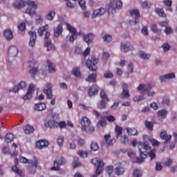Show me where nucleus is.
Segmentation results:
<instances>
[{"label":"nucleus","instance_id":"nucleus-1","mask_svg":"<svg viewBox=\"0 0 177 177\" xmlns=\"http://www.w3.org/2000/svg\"><path fill=\"white\" fill-rule=\"evenodd\" d=\"M98 63L99 59L96 58V57H92L91 59L86 60V67H88L90 71L95 73L88 75V76L86 79V81L87 82H96V78L97 77V73H96V71H97V66H96V64H97Z\"/></svg>","mask_w":177,"mask_h":177},{"label":"nucleus","instance_id":"nucleus-2","mask_svg":"<svg viewBox=\"0 0 177 177\" xmlns=\"http://www.w3.org/2000/svg\"><path fill=\"white\" fill-rule=\"evenodd\" d=\"M65 164L66 159H64V158H57L54 160V166L50 167V171H57L59 175H66V170L60 169V167H62V165H64Z\"/></svg>","mask_w":177,"mask_h":177},{"label":"nucleus","instance_id":"nucleus-3","mask_svg":"<svg viewBox=\"0 0 177 177\" xmlns=\"http://www.w3.org/2000/svg\"><path fill=\"white\" fill-rule=\"evenodd\" d=\"M138 149L140 151V158H137V162H138V164H142V162H143L147 158V154L142 151V149L147 151V150H150L151 148L148 145H147L146 142H143V143L139 142L138 144Z\"/></svg>","mask_w":177,"mask_h":177},{"label":"nucleus","instance_id":"nucleus-4","mask_svg":"<svg viewBox=\"0 0 177 177\" xmlns=\"http://www.w3.org/2000/svg\"><path fill=\"white\" fill-rule=\"evenodd\" d=\"M91 164H93L95 167H97L95 170V174L91 176V177H97L98 175H100L102 172H103V167H104V162L103 160H100L97 158H93L91 160Z\"/></svg>","mask_w":177,"mask_h":177},{"label":"nucleus","instance_id":"nucleus-5","mask_svg":"<svg viewBox=\"0 0 177 177\" xmlns=\"http://www.w3.org/2000/svg\"><path fill=\"white\" fill-rule=\"evenodd\" d=\"M38 168V158L34 157L33 159L29 160V165L27 166V172L30 175H34L37 172Z\"/></svg>","mask_w":177,"mask_h":177},{"label":"nucleus","instance_id":"nucleus-6","mask_svg":"<svg viewBox=\"0 0 177 177\" xmlns=\"http://www.w3.org/2000/svg\"><path fill=\"white\" fill-rule=\"evenodd\" d=\"M122 8V1H117L116 3L114 0L110 1L108 8V12L109 13H115L117 12V9H121Z\"/></svg>","mask_w":177,"mask_h":177},{"label":"nucleus","instance_id":"nucleus-7","mask_svg":"<svg viewBox=\"0 0 177 177\" xmlns=\"http://www.w3.org/2000/svg\"><path fill=\"white\" fill-rule=\"evenodd\" d=\"M137 89L138 91H143L144 89V91L141 93L142 95H145V93H147L148 96H154L155 95L154 91H150V89H151V86L150 84H140Z\"/></svg>","mask_w":177,"mask_h":177},{"label":"nucleus","instance_id":"nucleus-8","mask_svg":"<svg viewBox=\"0 0 177 177\" xmlns=\"http://www.w3.org/2000/svg\"><path fill=\"white\" fill-rule=\"evenodd\" d=\"M129 13L131 17L134 19V21H129L130 26H136L139 23V19H140V12H139L138 10H131Z\"/></svg>","mask_w":177,"mask_h":177},{"label":"nucleus","instance_id":"nucleus-9","mask_svg":"<svg viewBox=\"0 0 177 177\" xmlns=\"http://www.w3.org/2000/svg\"><path fill=\"white\" fill-rule=\"evenodd\" d=\"M27 5L32 8H27L26 13L29 15V16H34L35 15V9L38 8V6L35 3V1L31 0L27 1Z\"/></svg>","mask_w":177,"mask_h":177},{"label":"nucleus","instance_id":"nucleus-10","mask_svg":"<svg viewBox=\"0 0 177 177\" xmlns=\"http://www.w3.org/2000/svg\"><path fill=\"white\" fill-rule=\"evenodd\" d=\"M50 37V33L49 32H46L45 34V48H47V50H55V46L52 44V41L49 40V37Z\"/></svg>","mask_w":177,"mask_h":177},{"label":"nucleus","instance_id":"nucleus-11","mask_svg":"<svg viewBox=\"0 0 177 177\" xmlns=\"http://www.w3.org/2000/svg\"><path fill=\"white\" fill-rule=\"evenodd\" d=\"M46 88H47V89L44 90V93L46 95V99H52L53 97V93L52 91L53 84H52V83H48L46 84Z\"/></svg>","mask_w":177,"mask_h":177},{"label":"nucleus","instance_id":"nucleus-12","mask_svg":"<svg viewBox=\"0 0 177 177\" xmlns=\"http://www.w3.org/2000/svg\"><path fill=\"white\" fill-rule=\"evenodd\" d=\"M14 162L15 166L12 167V170L15 172V174H17L19 177H24V174L23 173V171H21V169H19V167H17V165H19V160L17 159V158H15Z\"/></svg>","mask_w":177,"mask_h":177},{"label":"nucleus","instance_id":"nucleus-13","mask_svg":"<svg viewBox=\"0 0 177 177\" xmlns=\"http://www.w3.org/2000/svg\"><path fill=\"white\" fill-rule=\"evenodd\" d=\"M34 91H35V85L30 84L26 94L23 96L22 99H24V100H28V99H31L32 92H34Z\"/></svg>","mask_w":177,"mask_h":177},{"label":"nucleus","instance_id":"nucleus-14","mask_svg":"<svg viewBox=\"0 0 177 177\" xmlns=\"http://www.w3.org/2000/svg\"><path fill=\"white\" fill-rule=\"evenodd\" d=\"M82 131H86V128L91 126V120L86 118L83 117L81 120Z\"/></svg>","mask_w":177,"mask_h":177},{"label":"nucleus","instance_id":"nucleus-15","mask_svg":"<svg viewBox=\"0 0 177 177\" xmlns=\"http://www.w3.org/2000/svg\"><path fill=\"white\" fill-rule=\"evenodd\" d=\"M99 92V86L97 85H93L92 86L88 87V96L92 97L96 95V94Z\"/></svg>","mask_w":177,"mask_h":177},{"label":"nucleus","instance_id":"nucleus-16","mask_svg":"<svg viewBox=\"0 0 177 177\" xmlns=\"http://www.w3.org/2000/svg\"><path fill=\"white\" fill-rule=\"evenodd\" d=\"M17 53H19V49L17 47L15 46H10L8 51V56H11V57H16V56H17Z\"/></svg>","mask_w":177,"mask_h":177},{"label":"nucleus","instance_id":"nucleus-17","mask_svg":"<svg viewBox=\"0 0 177 177\" xmlns=\"http://www.w3.org/2000/svg\"><path fill=\"white\" fill-rule=\"evenodd\" d=\"M104 13H106V9L104 8H100V9H96L93 11L91 17H99L103 16Z\"/></svg>","mask_w":177,"mask_h":177},{"label":"nucleus","instance_id":"nucleus-18","mask_svg":"<svg viewBox=\"0 0 177 177\" xmlns=\"http://www.w3.org/2000/svg\"><path fill=\"white\" fill-rule=\"evenodd\" d=\"M28 34L29 35H30L29 46H30V48H32L35 45V41H37V33L35 32L29 31Z\"/></svg>","mask_w":177,"mask_h":177},{"label":"nucleus","instance_id":"nucleus-19","mask_svg":"<svg viewBox=\"0 0 177 177\" xmlns=\"http://www.w3.org/2000/svg\"><path fill=\"white\" fill-rule=\"evenodd\" d=\"M160 138L163 140H165L164 145H167V143H169L171 142V139H172V136L167 135V131H162L160 133Z\"/></svg>","mask_w":177,"mask_h":177},{"label":"nucleus","instance_id":"nucleus-20","mask_svg":"<svg viewBox=\"0 0 177 177\" xmlns=\"http://www.w3.org/2000/svg\"><path fill=\"white\" fill-rule=\"evenodd\" d=\"M46 127L50 128V129H56V128H59V122L56 120H50L48 121Z\"/></svg>","mask_w":177,"mask_h":177},{"label":"nucleus","instance_id":"nucleus-21","mask_svg":"<svg viewBox=\"0 0 177 177\" xmlns=\"http://www.w3.org/2000/svg\"><path fill=\"white\" fill-rule=\"evenodd\" d=\"M48 146H49V142L46 140H40L36 142L37 149H44V147H48Z\"/></svg>","mask_w":177,"mask_h":177},{"label":"nucleus","instance_id":"nucleus-22","mask_svg":"<svg viewBox=\"0 0 177 177\" xmlns=\"http://www.w3.org/2000/svg\"><path fill=\"white\" fill-rule=\"evenodd\" d=\"M24 88H26V82L21 81L17 84V86H14L11 91L16 93L20 91V89H24Z\"/></svg>","mask_w":177,"mask_h":177},{"label":"nucleus","instance_id":"nucleus-23","mask_svg":"<svg viewBox=\"0 0 177 177\" xmlns=\"http://www.w3.org/2000/svg\"><path fill=\"white\" fill-rule=\"evenodd\" d=\"M46 109V104L40 102L35 104L34 106V110L35 111H44Z\"/></svg>","mask_w":177,"mask_h":177},{"label":"nucleus","instance_id":"nucleus-24","mask_svg":"<svg viewBox=\"0 0 177 177\" xmlns=\"http://www.w3.org/2000/svg\"><path fill=\"white\" fill-rule=\"evenodd\" d=\"M63 33V24H59L57 28L54 30V37L57 38V37H59V35H62Z\"/></svg>","mask_w":177,"mask_h":177},{"label":"nucleus","instance_id":"nucleus-25","mask_svg":"<svg viewBox=\"0 0 177 177\" xmlns=\"http://www.w3.org/2000/svg\"><path fill=\"white\" fill-rule=\"evenodd\" d=\"M3 35L8 41H12V39H13V32L10 29H6Z\"/></svg>","mask_w":177,"mask_h":177},{"label":"nucleus","instance_id":"nucleus-26","mask_svg":"<svg viewBox=\"0 0 177 177\" xmlns=\"http://www.w3.org/2000/svg\"><path fill=\"white\" fill-rule=\"evenodd\" d=\"M172 78H175V73H168L164 76L160 77L161 82H165V81H167V80H172Z\"/></svg>","mask_w":177,"mask_h":177},{"label":"nucleus","instance_id":"nucleus-27","mask_svg":"<svg viewBox=\"0 0 177 177\" xmlns=\"http://www.w3.org/2000/svg\"><path fill=\"white\" fill-rule=\"evenodd\" d=\"M120 49L122 52L127 53V52H129L131 50V43L127 42L126 44H122L120 46Z\"/></svg>","mask_w":177,"mask_h":177},{"label":"nucleus","instance_id":"nucleus-28","mask_svg":"<svg viewBox=\"0 0 177 177\" xmlns=\"http://www.w3.org/2000/svg\"><path fill=\"white\" fill-rule=\"evenodd\" d=\"M111 137V136H110V134H107L104 136L105 142L106 145H108V146H113V145L115 143V139L114 138L110 139Z\"/></svg>","mask_w":177,"mask_h":177},{"label":"nucleus","instance_id":"nucleus-29","mask_svg":"<svg viewBox=\"0 0 177 177\" xmlns=\"http://www.w3.org/2000/svg\"><path fill=\"white\" fill-rule=\"evenodd\" d=\"M47 64L48 67L49 73H56V67L55 66V64L53 63L50 60H47Z\"/></svg>","mask_w":177,"mask_h":177},{"label":"nucleus","instance_id":"nucleus-30","mask_svg":"<svg viewBox=\"0 0 177 177\" xmlns=\"http://www.w3.org/2000/svg\"><path fill=\"white\" fill-rule=\"evenodd\" d=\"M14 139H15V136H13L12 133H8L4 138V140L6 143H12Z\"/></svg>","mask_w":177,"mask_h":177},{"label":"nucleus","instance_id":"nucleus-31","mask_svg":"<svg viewBox=\"0 0 177 177\" xmlns=\"http://www.w3.org/2000/svg\"><path fill=\"white\" fill-rule=\"evenodd\" d=\"M94 37H95V35L92 33H89L84 37V42H86V44H91V42L93 41Z\"/></svg>","mask_w":177,"mask_h":177},{"label":"nucleus","instance_id":"nucleus-32","mask_svg":"<svg viewBox=\"0 0 177 177\" xmlns=\"http://www.w3.org/2000/svg\"><path fill=\"white\" fill-rule=\"evenodd\" d=\"M126 131L129 136H136L138 135V130L135 128H126Z\"/></svg>","mask_w":177,"mask_h":177},{"label":"nucleus","instance_id":"nucleus-33","mask_svg":"<svg viewBox=\"0 0 177 177\" xmlns=\"http://www.w3.org/2000/svg\"><path fill=\"white\" fill-rule=\"evenodd\" d=\"M13 6L16 9H21V8L26 6V2L23 1H16L13 3Z\"/></svg>","mask_w":177,"mask_h":177},{"label":"nucleus","instance_id":"nucleus-34","mask_svg":"<svg viewBox=\"0 0 177 177\" xmlns=\"http://www.w3.org/2000/svg\"><path fill=\"white\" fill-rule=\"evenodd\" d=\"M115 135L116 139H118V138H120V136L122 135V127L118 125H116L115 129Z\"/></svg>","mask_w":177,"mask_h":177},{"label":"nucleus","instance_id":"nucleus-35","mask_svg":"<svg viewBox=\"0 0 177 177\" xmlns=\"http://www.w3.org/2000/svg\"><path fill=\"white\" fill-rule=\"evenodd\" d=\"M55 16H56V12L54 11V10H51L46 15V20H49L50 21H52V20H53Z\"/></svg>","mask_w":177,"mask_h":177},{"label":"nucleus","instance_id":"nucleus-36","mask_svg":"<svg viewBox=\"0 0 177 177\" xmlns=\"http://www.w3.org/2000/svg\"><path fill=\"white\" fill-rule=\"evenodd\" d=\"M24 131L26 135H30V133H32V132H34V127L27 124L24 127Z\"/></svg>","mask_w":177,"mask_h":177},{"label":"nucleus","instance_id":"nucleus-37","mask_svg":"<svg viewBox=\"0 0 177 177\" xmlns=\"http://www.w3.org/2000/svg\"><path fill=\"white\" fill-rule=\"evenodd\" d=\"M48 25L39 28V29L37 30L39 37H42V35H44V32H45L46 30H48Z\"/></svg>","mask_w":177,"mask_h":177},{"label":"nucleus","instance_id":"nucleus-38","mask_svg":"<svg viewBox=\"0 0 177 177\" xmlns=\"http://www.w3.org/2000/svg\"><path fill=\"white\" fill-rule=\"evenodd\" d=\"M100 96L102 99V100H105L106 102H110V99H109V97H107V94L106 93V91L104 90H102Z\"/></svg>","mask_w":177,"mask_h":177},{"label":"nucleus","instance_id":"nucleus-39","mask_svg":"<svg viewBox=\"0 0 177 177\" xmlns=\"http://www.w3.org/2000/svg\"><path fill=\"white\" fill-rule=\"evenodd\" d=\"M155 12L156 15L160 16V17H167V15H165V12H164V9L162 8H156Z\"/></svg>","mask_w":177,"mask_h":177},{"label":"nucleus","instance_id":"nucleus-40","mask_svg":"<svg viewBox=\"0 0 177 177\" xmlns=\"http://www.w3.org/2000/svg\"><path fill=\"white\" fill-rule=\"evenodd\" d=\"M125 172V169L122 167H118L115 169V174L118 176L122 175Z\"/></svg>","mask_w":177,"mask_h":177},{"label":"nucleus","instance_id":"nucleus-41","mask_svg":"<svg viewBox=\"0 0 177 177\" xmlns=\"http://www.w3.org/2000/svg\"><path fill=\"white\" fill-rule=\"evenodd\" d=\"M66 28L68 31L71 32L72 35H77V30L75 28L71 26L69 24H66Z\"/></svg>","mask_w":177,"mask_h":177},{"label":"nucleus","instance_id":"nucleus-42","mask_svg":"<svg viewBox=\"0 0 177 177\" xmlns=\"http://www.w3.org/2000/svg\"><path fill=\"white\" fill-rule=\"evenodd\" d=\"M151 31L156 32V34H161V29H158L156 24L151 25Z\"/></svg>","mask_w":177,"mask_h":177},{"label":"nucleus","instance_id":"nucleus-43","mask_svg":"<svg viewBox=\"0 0 177 177\" xmlns=\"http://www.w3.org/2000/svg\"><path fill=\"white\" fill-rule=\"evenodd\" d=\"M72 73L77 78H80V77H81V71H80V68L78 67L74 68L72 71Z\"/></svg>","mask_w":177,"mask_h":177},{"label":"nucleus","instance_id":"nucleus-44","mask_svg":"<svg viewBox=\"0 0 177 177\" xmlns=\"http://www.w3.org/2000/svg\"><path fill=\"white\" fill-rule=\"evenodd\" d=\"M167 114H168V111L166 109H162L158 111V117H167Z\"/></svg>","mask_w":177,"mask_h":177},{"label":"nucleus","instance_id":"nucleus-45","mask_svg":"<svg viewBox=\"0 0 177 177\" xmlns=\"http://www.w3.org/2000/svg\"><path fill=\"white\" fill-rule=\"evenodd\" d=\"M120 142L122 145H128L129 139L128 138V136L124 135L123 136H121Z\"/></svg>","mask_w":177,"mask_h":177},{"label":"nucleus","instance_id":"nucleus-46","mask_svg":"<svg viewBox=\"0 0 177 177\" xmlns=\"http://www.w3.org/2000/svg\"><path fill=\"white\" fill-rule=\"evenodd\" d=\"M146 128L149 129V131H153V127H154V124L152 122H149L147 120L145 122Z\"/></svg>","mask_w":177,"mask_h":177},{"label":"nucleus","instance_id":"nucleus-47","mask_svg":"<svg viewBox=\"0 0 177 177\" xmlns=\"http://www.w3.org/2000/svg\"><path fill=\"white\" fill-rule=\"evenodd\" d=\"M106 118L105 117H102L101 120L98 121L97 125L100 127H106Z\"/></svg>","mask_w":177,"mask_h":177},{"label":"nucleus","instance_id":"nucleus-48","mask_svg":"<svg viewBox=\"0 0 177 177\" xmlns=\"http://www.w3.org/2000/svg\"><path fill=\"white\" fill-rule=\"evenodd\" d=\"M91 149L93 151H97L99 150V145L97 142H93L91 145Z\"/></svg>","mask_w":177,"mask_h":177},{"label":"nucleus","instance_id":"nucleus-49","mask_svg":"<svg viewBox=\"0 0 177 177\" xmlns=\"http://www.w3.org/2000/svg\"><path fill=\"white\" fill-rule=\"evenodd\" d=\"M106 101L104 100H101V101L100 102V103L97 104V107L98 109H106Z\"/></svg>","mask_w":177,"mask_h":177},{"label":"nucleus","instance_id":"nucleus-50","mask_svg":"<svg viewBox=\"0 0 177 177\" xmlns=\"http://www.w3.org/2000/svg\"><path fill=\"white\" fill-rule=\"evenodd\" d=\"M37 73H38V68H33L29 71V74L32 77V78H34L35 75H37Z\"/></svg>","mask_w":177,"mask_h":177},{"label":"nucleus","instance_id":"nucleus-51","mask_svg":"<svg viewBox=\"0 0 177 177\" xmlns=\"http://www.w3.org/2000/svg\"><path fill=\"white\" fill-rule=\"evenodd\" d=\"M57 142L58 146H59V147H62V146H63V144L64 143V137L60 136L59 137H58Z\"/></svg>","mask_w":177,"mask_h":177},{"label":"nucleus","instance_id":"nucleus-52","mask_svg":"<svg viewBox=\"0 0 177 177\" xmlns=\"http://www.w3.org/2000/svg\"><path fill=\"white\" fill-rule=\"evenodd\" d=\"M140 57H141V59H144L145 60H147V59H149V57H150V55L143 52V51H140Z\"/></svg>","mask_w":177,"mask_h":177},{"label":"nucleus","instance_id":"nucleus-53","mask_svg":"<svg viewBox=\"0 0 177 177\" xmlns=\"http://www.w3.org/2000/svg\"><path fill=\"white\" fill-rule=\"evenodd\" d=\"M19 160V162H22V164H30V160H28L24 156H20Z\"/></svg>","mask_w":177,"mask_h":177},{"label":"nucleus","instance_id":"nucleus-54","mask_svg":"<svg viewBox=\"0 0 177 177\" xmlns=\"http://www.w3.org/2000/svg\"><path fill=\"white\" fill-rule=\"evenodd\" d=\"M121 96H122V99H125V97H129V96H130L129 91V90H123L121 93Z\"/></svg>","mask_w":177,"mask_h":177},{"label":"nucleus","instance_id":"nucleus-55","mask_svg":"<svg viewBox=\"0 0 177 177\" xmlns=\"http://www.w3.org/2000/svg\"><path fill=\"white\" fill-rule=\"evenodd\" d=\"M78 160V158H75V160L73 162V168H78V167H81V162H80Z\"/></svg>","mask_w":177,"mask_h":177},{"label":"nucleus","instance_id":"nucleus-56","mask_svg":"<svg viewBox=\"0 0 177 177\" xmlns=\"http://www.w3.org/2000/svg\"><path fill=\"white\" fill-rule=\"evenodd\" d=\"M142 171L140 169H136L133 171V176L134 177H142Z\"/></svg>","mask_w":177,"mask_h":177},{"label":"nucleus","instance_id":"nucleus-57","mask_svg":"<svg viewBox=\"0 0 177 177\" xmlns=\"http://www.w3.org/2000/svg\"><path fill=\"white\" fill-rule=\"evenodd\" d=\"M148 156L150 157L151 160H154V158H156V149H151L149 152Z\"/></svg>","mask_w":177,"mask_h":177},{"label":"nucleus","instance_id":"nucleus-58","mask_svg":"<svg viewBox=\"0 0 177 177\" xmlns=\"http://www.w3.org/2000/svg\"><path fill=\"white\" fill-rule=\"evenodd\" d=\"M162 104H163V106H169V104H171V101L168 97H163Z\"/></svg>","mask_w":177,"mask_h":177},{"label":"nucleus","instance_id":"nucleus-59","mask_svg":"<svg viewBox=\"0 0 177 177\" xmlns=\"http://www.w3.org/2000/svg\"><path fill=\"white\" fill-rule=\"evenodd\" d=\"M142 6L143 9H150L151 8V3H149V1H144L142 3Z\"/></svg>","mask_w":177,"mask_h":177},{"label":"nucleus","instance_id":"nucleus-60","mask_svg":"<svg viewBox=\"0 0 177 177\" xmlns=\"http://www.w3.org/2000/svg\"><path fill=\"white\" fill-rule=\"evenodd\" d=\"M165 32L167 35H169V34H172V32H174V30L171 26H167L165 29Z\"/></svg>","mask_w":177,"mask_h":177},{"label":"nucleus","instance_id":"nucleus-61","mask_svg":"<svg viewBox=\"0 0 177 177\" xmlns=\"http://www.w3.org/2000/svg\"><path fill=\"white\" fill-rule=\"evenodd\" d=\"M78 3H79L80 8L82 9V10H85V9H86V6H85V1L79 0Z\"/></svg>","mask_w":177,"mask_h":177},{"label":"nucleus","instance_id":"nucleus-62","mask_svg":"<svg viewBox=\"0 0 177 177\" xmlns=\"http://www.w3.org/2000/svg\"><path fill=\"white\" fill-rule=\"evenodd\" d=\"M18 29L19 31H25L26 30V23L22 22L18 26Z\"/></svg>","mask_w":177,"mask_h":177},{"label":"nucleus","instance_id":"nucleus-63","mask_svg":"<svg viewBox=\"0 0 177 177\" xmlns=\"http://www.w3.org/2000/svg\"><path fill=\"white\" fill-rule=\"evenodd\" d=\"M104 78H113V73L110 71H106L104 73Z\"/></svg>","mask_w":177,"mask_h":177},{"label":"nucleus","instance_id":"nucleus-64","mask_svg":"<svg viewBox=\"0 0 177 177\" xmlns=\"http://www.w3.org/2000/svg\"><path fill=\"white\" fill-rule=\"evenodd\" d=\"M103 39L104 41V42H111L112 38H111V35H105L103 37Z\"/></svg>","mask_w":177,"mask_h":177}]
</instances>
